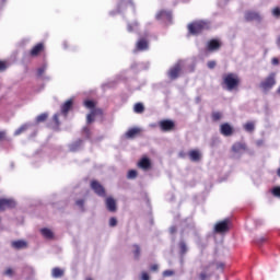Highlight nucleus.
<instances>
[{
  "label": "nucleus",
  "instance_id": "obj_1",
  "mask_svg": "<svg viewBox=\"0 0 280 280\" xmlns=\"http://www.w3.org/2000/svg\"><path fill=\"white\" fill-rule=\"evenodd\" d=\"M242 80L237 73L229 72L222 75V88L226 91H237Z\"/></svg>",
  "mask_w": 280,
  "mask_h": 280
},
{
  "label": "nucleus",
  "instance_id": "obj_2",
  "mask_svg": "<svg viewBox=\"0 0 280 280\" xmlns=\"http://www.w3.org/2000/svg\"><path fill=\"white\" fill-rule=\"evenodd\" d=\"M208 27H209V24L207 22L197 21L188 25V32L189 34H192L194 36H196L198 34H202V32H205V30H207Z\"/></svg>",
  "mask_w": 280,
  "mask_h": 280
},
{
  "label": "nucleus",
  "instance_id": "obj_3",
  "mask_svg": "<svg viewBox=\"0 0 280 280\" xmlns=\"http://www.w3.org/2000/svg\"><path fill=\"white\" fill-rule=\"evenodd\" d=\"M277 84V72L269 73L259 84L262 91H270Z\"/></svg>",
  "mask_w": 280,
  "mask_h": 280
},
{
  "label": "nucleus",
  "instance_id": "obj_4",
  "mask_svg": "<svg viewBox=\"0 0 280 280\" xmlns=\"http://www.w3.org/2000/svg\"><path fill=\"white\" fill-rule=\"evenodd\" d=\"M160 130L162 132H172L176 128V122L170 119H163L159 121Z\"/></svg>",
  "mask_w": 280,
  "mask_h": 280
},
{
  "label": "nucleus",
  "instance_id": "obj_5",
  "mask_svg": "<svg viewBox=\"0 0 280 280\" xmlns=\"http://www.w3.org/2000/svg\"><path fill=\"white\" fill-rule=\"evenodd\" d=\"M91 189L96 194V196H100L101 198H106V189L100 182L97 180H92L91 182Z\"/></svg>",
  "mask_w": 280,
  "mask_h": 280
},
{
  "label": "nucleus",
  "instance_id": "obj_6",
  "mask_svg": "<svg viewBox=\"0 0 280 280\" xmlns=\"http://www.w3.org/2000/svg\"><path fill=\"white\" fill-rule=\"evenodd\" d=\"M234 132H235V129L233 128V126H231V124L223 122L220 125V133L223 137H233Z\"/></svg>",
  "mask_w": 280,
  "mask_h": 280
},
{
  "label": "nucleus",
  "instance_id": "obj_7",
  "mask_svg": "<svg viewBox=\"0 0 280 280\" xmlns=\"http://www.w3.org/2000/svg\"><path fill=\"white\" fill-rule=\"evenodd\" d=\"M230 220L224 219L223 221L218 222L214 225V232L215 233H229L230 228H229Z\"/></svg>",
  "mask_w": 280,
  "mask_h": 280
},
{
  "label": "nucleus",
  "instance_id": "obj_8",
  "mask_svg": "<svg viewBox=\"0 0 280 280\" xmlns=\"http://www.w3.org/2000/svg\"><path fill=\"white\" fill-rule=\"evenodd\" d=\"M156 21H166L172 23V11L160 10L155 15Z\"/></svg>",
  "mask_w": 280,
  "mask_h": 280
},
{
  "label": "nucleus",
  "instance_id": "obj_9",
  "mask_svg": "<svg viewBox=\"0 0 280 280\" xmlns=\"http://www.w3.org/2000/svg\"><path fill=\"white\" fill-rule=\"evenodd\" d=\"M137 51H148L150 49V42L147 37H141L136 44Z\"/></svg>",
  "mask_w": 280,
  "mask_h": 280
},
{
  "label": "nucleus",
  "instance_id": "obj_10",
  "mask_svg": "<svg viewBox=\"0 0 280 280\" xmlns=\"http://www.w3.org/2000/svg\"><path fill=\"white\" fill-rule=\"evenodd\" d=\"M183 71V67L180 63H176L168 70V78L170 80H176L178 75H180V72Z\"/></svg>",
  "mask_w": 280,
  "mask_h": 280
},
{
  "label": "nucleus",
  "instance_id": "obj_11",
  "mask_svg": "<svg viewBox=\"0 0 280 280\" xmlns=\"http://www.w3.org/2000/svg\"><path fill=\"white\" fill-rule=\"evenodd\" d=\"M138 167L144 172H148L149 170H152V161H150L148 156H143L138 162Z\"/></svg>",
  "mask_w": 280,
  "mask_h": 280
},
{
  "label": "nucleus",
  "instance_id": "obj_12",
  "mask_svg": "<svg viewBox=\"0 0 280 280\" xmlns=\"http://www.w3.org/2000/svg\"><path fill=\"white\" fill-rule=\"evenodd\" d=\"M16 207V201L12 199H0V211H5V209H14Z\"/></svg>",
  "mask_w": 280,
  "mask_h": 280
},
{
  "label": "nucleus",
  "instance_id": "obj_13",
  "mask_svg": "<svg viewBox=\"0 0 280 280\" xmlns=\"http://www.w3.org/2000/svg\"><path fill=\"white\" fill-rule=\"evenodd\" d=\"M43 51H45V44L38 43L31 49L30 56L36 58V56L43 54Z\"/></svg>",
  "mask_w": 280,
  "mask_h": 280
},
{
  "label": "nucleus",
  "instance_id": "obj_14",
  "mask_svg": "<svg viewBox=\"0 0 280 280\" xmlns=\"http://www.w3.org/2000/svg\"><path fill=\"white\" fill-rule=\"evenodd\" d=\"M222 47V43L219 39H210L207 45L208 51H218Z\"/></svg>",
  "mask_w": 280,
  "mask_h": 280
},
{
  "label": "nucleus",
  "instance_id": "obj_15",
  "mask_svg": "<svg viewBox=\"0 0 280 280\" xmlns=\"http://www.w3.org/2000/svg\"><path fill=\"white\" fill-rule=\"evenodd\" d=\"M246 150H248V147L244 142H235L232 145V152L235 154H241V152H246Z\"/></svg>",
  "mask_w": 280,
  "mask_h": 280
},
{
  "label": "nucleus",
  "instance_id": "obj_16",
  "mask_svg": "<svg viewBox=\"0 0 280 280\" xmlns=\"http://www.w3.org/2000/svg\"><path fill=\"white\" fill-rule=\"evenodd\" d=\"M245 21H261V15L256 11H246L245 12Z\"/></svg>",
  "mask_w": 280,
  "mask_h": 280
},
{
  "label": "nucleus",
  "instance_id": "obj_17",
  "mask_svg": "<svg viewBox=\"0 0 280 280\" xmlns=\"http://www.w3.org/2000/svg\"><path fill=\"white\" fill-rule=\"evenodd\" d=\"M105 205L107 210H109L112 213H115L117 211V201L113 197H107L105 200Z\"/></svg>",
  "mask_w": 280,
  "mask_h": 280
},
{
  "label": "nucleus",
  "instance_id": "obj_18",
  "mask_svg": "<svg viewBox=\"0 0 280 280\" xmlns=\"http://www.w3.org/2000/svg\"><path fill=\"white\" fill-rule=\"evenodd\" d=\"M213 266L215 270H224V262L217 261V260L210 261L208 265L205 266L203 270H209L213 268Z\"/></svg>",
  "mask_w": 280,
  "mask_h": 280
},
{
  "label": "nucleus",
  "instance_id": "obj_19",
  "mask_svg": "<svg viewBox=\"0 0 280 280\" xmlns=\"http://www.w3.org/2000/svg\"><path fill=\"white\" fill-rule=\"evenodd\" d=\"M73 108V100H68L61 105V113L67 117L68 113Z\"/></svg>",
  "mask_w": 280,
  "mask_h": 280
},
{
  "label": "nucleus",
  "instance_id": "obj_20",
  "mask_svg": "<svg viewBox=\"0 0 280 280\" xmlns=\"http://www.w3.org/2000/svg\"><path fill=\"white\" fill-rule=\"evenodd\" d=\"M138 135H141V129L139 127H133L125 133V137L126 139H135Z\"/></svg>",
  "mask_w": 280,
  "mask_h": 280
},
{
  "label": "nucleus",
  "instance_id": "obj_21",
  "mask_svg": "<svg viewBox=\"0 0 280 280\" xmlns=\"http://www.w3.org/2000/svg\"><path fill=\"white\" fill-rule=\"evenodd\" d=\"M96 115H102V109H92L91 113L86 116V122L93 124V121H95Z\"/></svg>",
  "mask_w": 280,
  "mask_h": 280
},
{
  "label": "nucleus",
  "instance_id": "obj_22",
  "mask_svg": "<svg viewBox=\"0 0 280 280\" xmlns=\"http://www.w3.org/2000/svg\"><path fill=\"white\" fill-rule=\"evenodd\" d=\"M12 248H15V250H21L23 248L27 247V242L19 240V241H13L11 243Z\"/></svg>",
  "mask_w": 280,
  "mask_h": 280
},
{
  "label": "nucleus",
  "instance_id": "obj_23",
  "mask_svg": "<svg viewBox=\"0 0 280 280\" xmlns=\"http://www.w3.org/2000/svg\"><path fill=\"white\" fill-rule=\"evenodd\" d=\"M188 156H189L190 161H192L194 163H198V161H200V159H201L200 151H198V150H190L188 152Z\"/></svg>",
  "mask_w": 280,
  "mask_h": 280
},
{
  "label": "nucleus",
  "instance_id": "obj_24",
  "mask_svg": "<svg viewBox=\"0 0 280 280\" xmlns=\"http://www.w3.org/2000/svg\"><path fill=\"white\" fill-rule=\"evenodd\" d=\"M51 277H54V279H60L61 277H65V270L59 267H55L51 270Z\"/></svg>",
  "mask_w": 280,
  "mask_h": 280
},
{
  "label": "nucleus",
  "instance_id": "obj_25",
  "mask_svg": "<svg viewBox=\"0 0 280 280\" xmlns=\"http://www.w3.org/2000/svg\"><path fill=\"white\" fill-rule=\"evenodd\" d=\"M40 233L46 240H54V232L51 230L44 228L40 230Z\"/></svg>",
  "mask_w": 280,
  "mask_h": 280
},
{
  "label": "nucleus",
  "instance_id": "obj_26",
  "mask_svg": "<svg viewBox=\"0 0 280 280\" xmlns=\"http://www.w3.org/2000/svg\"><path fill=\"white\" fill-rule=\"evenodd\" d=\"M133 112L138 115H141L145 112V106H143V103H136L133 106Z\"/></svg>",
  "mask_w": 280,
  "mask_h": 280
},
{
  "label": "nucleus",
  "instance_id": "obj_27",
  "mask_svg": "<svg viewBox=\"0 0 280 280\" xmlns=\"http://www.w3.org/2000/svg\"><path fill=\"white\" fill-rule=\"evenodd\" d=\"M83 106H85V108H89L90 110H101L100 108H95V102L91 100L84 101Z\"/></svg>",
  "mask_w": 280,
  "mask_h": 280
},
{
  "label": "nucleus",
  "instance_id": "obj_28",
  "mask_svg": "<svg viewBox=\"0 0 280 280\" xmlns=\"http://www.w3.org/2000/svg\"><path fill=\"white\" fill-rule=\"evenodd\" d=\"M30 128V125L24 124L20 128H18L14 132L15 137H19V135H23V132L27 131Z\"/></svg>",
  "mask_w": 280,
  "mask_h": 280
},
{
  "label": "nucleus",
  "instance_id": "obj_29",
  "mask_svg": "<svg viewBox=\"0 0 280 280\" xmlns=\"http://www.w3.org/2000/svg\"><path fill=\"white\" fill-rule=\"evenodd\" d=\"M48 117H49V115L47 113H43L36 117V122L43 124V121H47Z\"/></svg>",
  "mask_w": 280,
  "mask_h": 280
},
{
  "label": "nucleus",
  "instance_id": "obj_30",
  "mask_svg": "<svg viewBox=\"0 0 280 280\" xmlns=\"http://www.w3.org/2000/svg\"><path fill=\"white\" fill-rule=\"evenodd\" d=\"M212 121H220L222 119V113L221 112H213L211 114Z\"/></svg>",
  "mask_w": 280,
  "mask_h": 280
},
{
  "label": "nucleus",
  "instance_id": "obj_31",
  "mask_svg": "<svg viewBox=\"0 0 280 280\" xmlns=\"http://www.w3.org/2000/svg\"><path fill=\"white\" fill-rule=\"evenodd\" d=\"M244 129H245L247 132H253V130H255V122H253V121L246 122V124L244 125Z\"/></svg>",
  "mask_w": 280,
  "mask_h": 280
},
{
  "label": "nucleus",
  "instance_id": "obj_32",
  "mask_svg": "<svg viewBox=\"0 0 280 280\" xmlns=\"http://www.w3.org/2000/svg\"><path fill=\"white\" fill-rule=\"evenodd\" d=\"M133 257L135 259H139V257H141V247H139V245H133Z\"/></svg>",
  "mask_w": 280,
  "mask_h": 280
},
{
  "label": "nucleus",
  "instance_id": "obj_33",
  "mask_svg": "<svg viewBox=\"0 0 280 280\" xmlns=\"http://www.w3.org/2000/svg\"><path fill=\"white\" fill-rule=\"evenodd\" d=\"M209 270H205V267H203V271H201L199 273V279L200 280H207L211 277V273H208Z\"/></svg>",
  "mask_w": 280,
  "mask_h": 280
},
{
  "label": "nucleus",
  "instance_id": "obj_34",
  "mask_svg": "<svg viewBox=\"0 0 280 280\" xmlns=\"http://www.w3.org/2000/svg\"><path fill=\"white\" fill-rule=\"evenodd\" d=\"M137 27H139V22H133L131 24H128L127 30H128V32H135V30H137Z\"/></svg>",
  "mask_w": 280,
  "mask_h": 280
},
{
  "label": "nucleus",
  "instance_id": "obj_35",
  "mask_svg": "<svg viewBox=\"0 0 280 280\" xmlns=\"http://www.w3.org/2000/svg\"><path fill=\"white\" fill-rule=\"evenodd\" d=\"M180 255H185L187 253V244L185 242L179 243Z\"/></svg>",
  "mask_w": 280,
  "mask_h": 280
},
{
  "label": "nucleus",
  "instance_id": "obj_36",
  "mask_svg": "<svg viewBox=\"0 0 280 280\" xmlns=\"http://www.w3.org/2000/svg\"><path fill=\"white\" fill-rule=\"evenodd\" d=\"M82 145V140H78L74 144L71 145V151L75 152Z\"/></svg>",
  "mask_w": 280,
  "mask_h": 280
},
{
  "label": "nucleus",
  "instance_id": "obj_37",
  "mask_svg": "<svg viewBox=\"0 0 280 280\" xmlns=\"http://www.w3.org/2000/svg\"><path fill=\"white\" fill-rule=\"evenodd\" d=\"M137 176H138V173H137V171H135V170H130L129 172H128V175H127V178H137Z\"/></svg>",
  "mask_w": 280,
  "mask_h": 280
},
{
  "label": "nucleus",
  "instance_id": "obj_38",
  "mask_svg": "<svg viewBox=\"0 0 280 280\" xmlns=\"http://www.w3.org/2000/svg\"><path fill=\"white\" fill-rule=\"evenodd\" d=\"M272 195L276 196V198H280V186L272 189Z\"/></svg>",
  "mask_w": 280,
  "mask_h": 280
},
{
  "label": "nucleus",
  "instance_id": "obj_39",
  "mask_svg": "<svg viewBox=\"0 0 280 280\" xmlns=\"http://www.w3.org/2000/svg\"><path fill=\"white\" fill-rule=\"evenodd\" d=\"M77 207H80L84 211V199H79L75 201Z\"/></svg>",
  "mask_w": 280,
  "mask_h": 280
},
{
  "label": "nucleus",
  "instance_id": "obj_40",
  "mask_svg": "<svg viewBox=\"0 0 280 280\" xmlns=\"http://www.w3.org/2000/svg\"><path fill=\"white\" fill-rule=\"evenodd\" d=\"M174 270H165L163 271V277H174Z\"/></svg>",
  "mask_w": 280,
  "mask_h": 280
},
{
  "label": "nucleus",
  "instance_id": "obj_41",
  "mask_svg": "<svg viewBox=\"0 0 280 280\" xmlns=\"http://www.w3.org/2000/svg\"><path fill=\"white\" fill-rule=\"evenodd\" d=\"M272 15L276 16L277 19H279L280 16V8L277 7L272 10Z\"/></svg>",
  "mask_w": 280,
  "mask_h": 280
},
{
  "label": "nucleus",
  "instance_id": "obj_42",
  "mask_svg": "<svg viewBox=\"0 0 280 280\" xmlns=\"http://www.w3.org/2000/svg\"><path fill=\"white\" fill-rule=\"evenodd\" d=\"M60 116L58 114H55L52 117V120L55 121L56 126H60Z\"/></svg>",
  "mask_w": 280,
  "mask_h": 280
},
{
  "label": "nucleus",
  "instance_id": "obj_43",
  "mask_svg": "<svg viewBox=\"0 0 280 280\" xmlns=\"http://www.w3.org/2000/svg\"><path fill=\"white\" fill-rule=\"evenodd\" d=\"M45 71H46V68L45 67H42L39 69H37V75L40 78L45 74Z\"/></svg>",
  "mask_w": 280,
  "mask_h": 280
},
{
  "label": "nucleus",
  "instance_id": "obj_44",
  "mask_svg": "<svg viewBox=\"0 0 280 280\" xmlns=\"http://www.w3.org/2000/svg\"><path fill=\"white\" fill-rule=\"evenodd\" d=\"M215 65L217 62L211 60V61H208L207 66H208V69H215Z\"/></svg>",
  "mask_w": 280,
  "mask_h": 280
},
{
  "label": "nucleus",
  "instance_id": "obj_45",
  "mask_svg": "<svg viewBox=\"0 0 280 280\" xmlns=\"http://www.w3.org/2000/svg\"><path fill=\"white\" fill-rule=\"evenodd\" d=\"M4 275L7 277H12V275H14V270H12V268H8L5 271H4Z\"/></svg>",
  "mask_w": 280,
  "mask_h": 280
},
{
  "label": "nucleus",
  "instance_id": "obj_46",
  "mask_svg": "<svg viewBox=\"0 0 280 280\" xmlns=\"http://www.w3.org/2000/svg\"><path fill=\"white\" fill-rule=\"evenodd\" d=\"M117 224V219L115 217H112L109 219V226H115Z\"/></svg>",
  "mask_w": 280,
  "mask_h": 280
},
{
  "label": "nucleus",
  "instance_id": "obj_47",
  "mask_svg": "<svg viewBox=\"0 0 280 280\" xmlns=\"http://www.w3.org/2000/svg\"><path fill=\"white\" fill-rule=\"evenodd\" d=\"M141 280H150V275H148V272H145V271H142Z\"/></svg>",
  "mask_w": 280,
  "mask_h": 280
},
{
  "label": "nucleus",
  "instance_id": "obj_48",
  "mask_svg": "<svg viewBox=\"0 0 280 280\" xmlns=\"http://www.w3.org/2000/svg\"><path fill=\"white\" fill-rule=\"evenodd\" d=\"M83 132L86 133V137L90 138L91 137V129L89 127H84L83 128Z\"/></svg>",
  "mask_w": 280,
  "mask_h": 280
},
{
  "label": "nucleus",
  "instance_id": "obj_49",
  "mask_svg": "<svg viewBox=\"0 0 280 280\" xmlns=\"http://www.w3.org/2000/svg\"><path fill=\"white\" fill-rule=\"evenodd\" d=\"M5 69H8V67L5 66V62L0 61V71H5Z\"/></svg>",
  "mask_w": 280,
  "mask_h": 280
},
{
  "label": "nucleus",
  "instance_id": "obj_50",
  "mask_svg": "<svg viewBox=\"0 0 280 280\" xmlns=\"http://www.w3.org/2000/svg\"><path fill=\"white\" fill-rule=\"evenodd\" d=\"M150 270H151L152 272H156V271L159 270V265H152V266L150 267Z\"/></svg>",
  "mask_w": 280,
  "mask_h": 280
},
{
  "label": "nucleus",
  "instance_id": "obj_51",
  "mask_svg": "<svg viewBox=\"0 0 280 280\" xmlns=\"http://www.w3.org/2000/svg\"><path fill=\"white\" fill-rule=\"evenodd\" d=\"M5 139V131H0V141H3Z\"/></svg>",
  "mask_w": 280,
  "mask_h": 280
},
{
  "label": "nucleus",
  "instance_id": "obj_52",
  "mask_svg": "<svg viewBox=\"0 0 280 280\" xmlns=\"http://www.w3.org/2000/svg\"><path fill=\"white\" fill-rule=\"evenodd\" d=\"M271 62H272V65H279V58H273V59L271 60Z\"/></svg>",
  "mask_w": 280,
  "mask_h": 280
},
{
  "label": "nucleus",
  "instance_id": "obj_53",
  "mask_svg": "<svg viewBox=\"0 0 280 280\" xmlns=\"http://www.w3.org/2000/svg\"><path fill=\"white\" fill-rule=\"evenodd\" d=\"M171 233H176V228H172Z\"/></svg>",
  "mask_w": 280,
  "mask_h": 280
},
{
  "label": "nucleus",
  "instance_id": "obj_54",
  "mask_svg": "<svg viewBox=\"0 0 280 280\" xmlns=\"http://www.w3.org/2000/svg\"><path fill=\"white\" fill-rule=\"evenodd\" d=\"M7 0H0L1 5H3V3H5Z\"/></svg>",
  "mask_w": 280,
  "mask_h": 280
},
{
  "label": "nucleus",
  "instance_id": "obj_55",
  "mask_svg": "<svg viewBox=\"0 0 280 280\" xmlns=\"http://www.w3.org/2000/svg\"><path fill=\"white\" fill-rule=\"evenodd\" d=\"M261 242H266V238H261Z\"/></svg>",
  "mask_w": 280,
  "mask_h": 280
},
{
  "label": "nucleus",
  "instance_id": "obj_56",
  "mask_svg": "<svg viewBox=\"0 0 280 280\" xmlns=\"http://www.w3.org/2000/svg\"><path fill=\"white\" fill-rule=\"evenodd\" d=\"M86 280H93V279H91V278H88Z\"/></svg>",
  "mask_w": 280,
  "mask_h": 280
}]
</instances>
